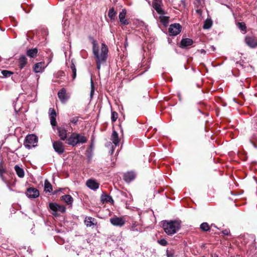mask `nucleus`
Listing matches in <instances>:
<instances>
[{
    "label": "nucleus",
    "instance_id": "nucleus-6",
    "mask_svg": "<svg viewBox=\"0 0 257 257\" xmlns=\"http://www.w3.org/2000/svg\"><path fill=\"white\" fill-rule=\"evenodd\" d=\"M163 5L162 0H153L152 2V7L160 15H165V12L162 8Z\"/></svg>",
    "mask_w": 257,
    "mask_h": 257
},
{
    "label": "nucleus",
    "instance_id": "nucleus-30",
    "mask_svg": "<svg viewBox=\"0 0 257 257\" xmlns=\"http://www.w3.org/2000/svg\"><path fill=\"white\" fill-rule=\"evenodd\" d=\"M212 25V22L210 19H207L205 21L203 25V29H208L211 28Z\"/></svg>",
    "mask_w": 257,
    "mask_h": 257
},
{
    "label": "nucleus",
    "instance_id": "nucleus-11",
    "mask_svg": "<svg viewBox=\"0 0 257 257\" xmlns=\"http://www.w3.org/2000/svg\"><path fill=\"white\" fill-rule=\"evenodd\" d=\"M126 15V10L125 9H123L121 12L119 13L118 15V18L119 20V22L121 25H127L130 24V22L128 20L125 19V16Z\"/></svg>",
    "mask_w": 257,
    "mask_h": 257
},
{
    "label": "nucleus",
    "instance_id": "nucleus-31",
    "mask_svg": "<svg viewBox=\"0 0 257 257\" xmlns=\"http://www.w3.org/2000/svg\"><path fill=\"white\" fill-rule=\"evenodd\" d=\"M70 68L72 71V78L74 79L76 77V68L73 63H72L70 65Z\"/></svg>",
    "mask_w": 257,
    "mask_h": 257
},
{
    "label": "nucleus",
    "instance_id": "nucleus-25",
    "mask_svg": "<svg viewBox=\"0 0 257 257\" xmlns=\"http://www.w3.org/2000/svg\"><path fill=\"white\" fill-rule=\"evenodd\" d=\"M15 170L17 175L20 178H23L25 175L24 170L20 168L19 166L16 165L15 166Z\"/></svg>",
    "mask_w": 257,
    "mask_h": 257
},
{
    "label": "nucleus",
    "instance_id": "nucleus-17",
    "mask_svg": "<svg viewBox=\"0 0 257 257\" xmlns=\"http://www.w3.org/2000/svg\"><path fill=\"white\" fill-rule=\"evenodd\" d=\"M123 177L125 181L129 183L135 178L136 174L133 172H128L124 174Z\"/></svg>",
    "mask_w": 257,
    "mask_h": 257
},
{
    "label": "nucleus",
    "instance_id": "nucleus-40",
    "mask_svg": "<svg viewBox=\"0 0 257 257\" xmlns=\"http://www.w3.org/2000/svg\"><path fill=\"white\" fill-rule=\"evenodd\" d=\"M167 257H175L174 253L171 251L167 250Z\"/></svg>",
    "mask_w": 257,
    "mask_h": 257
},
{
    "label": "nucleus",
    "instance_id": "nucleus-15",
    "mask_svg": "<svg viewBox=\"0 0 257 257\" xmlns=\"http://www.w3.org/2000/svg\"><path fill=\"white\" fill-rule=\"evenodd\" d=\"M49 113L51 124L53 126H56L57 122L56 120V113L55 110L53 108H50L49 110Z\"/></svg>",
    "mask_w": 257,
    "mask_h": 257
},
{
    "label": "nucleus",
    "instance_id": "nucleus-7",
    "mask_svg": "<svg viewBox=\"0 0 257 257\" xmlns=\"http://www.w3.org/2000/svg\"><path fill=\"white\" fill-rule=\"evenodd\" d=\"M182 27L179 24H174L170 26L169 28V33L171 36H176L179 34L181 31Z\"/></svg>",
    "mask_w": 257,
    "mask_h": 257
},
{
    "label": "nucleus",
    "instance_id": "nucleus-1",
    "mask_svg": "<svg viewBox=\"0 0 257 257\" xmlns=\"http://www.w3.org/2000/svg\"><path fill=\"white\" fill-rule=\"evenodd\" d=\"M92 52L94 56L97 69L100 70L101 65L105 63L107 58L108 48L107 46L104 44H101L100 51L99 49L98 45L95 40L92 41Z\"/></svg>",
    "mask_w": 257,
    "mask_h": 257
},
{
    "label": "nucleus",
    "instance_id": "nucleus-26",
    "mask_svg": "<svg viewBox=\"0 0 257 257\" xmlns=\"http://www.w3.org/2000/svg\"><path fill=\"white\" fill-rule=\"evenodd\" d=\"M116 13L114 11L113 8H111L109 10L108 13V17L110 18L111 21H114L115 19Z\"/></svg>",
    "mask_w": 257,
    "mask_h": 257
},
{
    "label": "nucleus",
    "instance_id": "nucleus-34",
    "mask_svg": "<svg viewBox=\"0 0 257 257\" xmlns=\"http://www.w3.org/2000/svg\"><path fill=\"white\" fill-rule=\"evenodd\" d=\"M237 26L242 31H244V32H246V26L244 23H238Z\"/></svg>",
    "mask_w": 257,
    "mask_h": 257
},
{
    "label": "nucleus",
    "instance_id": "nucleus-10",
    "mask_svg": "<svg viewBox=\"0 0 257 257\" xmlns=\"http://www.w3.org/2000/svg\"><path fill=\"white\" fill-rule=\"evenodd\" d=\"M39 191L35 188L30 187L27 189L26 195L30 198H36L39 196Z\"/></svg>",
    "mask_w": 257,
    "mask_h": 257
},
{
    "label": "nucleus",
    "instance_id": "nucleus-38",
    "mask_svg": "<svg viewBox=\"0 0 257 257\" xmlns=\"http://www.w3.org/2000/svg\"><path fill=\"white\" fill-rule=\"evenodd\" d=\"M91 92H90V95L92 96L94 90V84H93V82L92 79H91Z\"/></svg>",
    "mask_w": 257,
    "mask_h": 257
},
{
    "label": "nucleus",
    "instance_id": "nucleus-32",
    "mask_svg": "<svg viewBox=\"0 0 257 257\" xmlns=\"http://www.w3.org/2000/svg\"><path fill=\"white\" fill-rule=\"evenodd\" d=\"M200 228L203 231H208L210 227L208 224L206 222H203L200 225Z\"/></svg>",
    "mask_w": 257,
    "mask_h": 257
},
{
    "label": "nucleus",
    "instance_id": "nucleus-29",
    "mask_svg": "<svg viewBox=\"0 0 257 257\" xmlns=\"http://www.w3.org/2000/svg\"><path fill=\"white\" fill-rule=\"evenodd\" d=\"M160 22L164 25H166L169 23V17L164 16V15H160L159 17Z\"/></svg>",
    "mask_w": 257,
    "mask_h": 257
},
{
    "label": "nucleus",
    "instance_id": "nucleus-43",
    "mask_svg": "<svg viewBox=\"0 0 257 257\" xmlns=\"http://www.w3.org/2000/svg\"><path fill=\"white\" fill-rule=\"evenodd\" d=\"M196 13H197L198 14H199V15H201L202 12V10H201V9H197V10H196Z\"/></svg>",
    "mask_w": 257,
    "mask_h": 257
},
{
    "label": "nucleus",
    "instance_id": "nucleus-45",
    "mask_svg": "<svg viewBox=\"0 0 257 257\" xmlns=\"http://www.w3.org/2000/svg\"><path fill=\"white\" fill-rule=\"evenodd\" d=\"M181 2H182V3L184 5L185 4V2H184V1L182 0V1H181Z\"/></svg>",
    "mask_w": 257,
    "mask_h": 257
},
{
    "label": "nucleus",
    "instance_id": "nucleus-28",
    "mask_svg": "<svg viewBox=\"0 0 257 257\" xmlns=\"http://www.w3.org/2000/svg\"><path fill=\"white\" fill-rule=\"evenodd\" d=\"M94 219L91 217H87L85 218V223L86 225L88 227H90L92 225H94L93 223Z\"/></svg>",
    "mask_w": 257,
    "mask_h": 257
},
{
    "label": "nucleus",
    "instance_id": "nucleus-14",
    "mask_svg": "<svg viewBox=\"0 0 257 257\" xmlns=\"http://www.w3.org/2000/svg\"><path fill=\"white\" fill-rule=\"evenodd\" d=\"M58 96L61 101L63 103L65 102L68 99L67 95L66 89L64 88H61L58 93Z\"/></svg>",
    "mask_w": 257,
    "mask_h": 257
},
{
    "label": "nucleus",
    "instance_id": "nucleus-37",
    "mask_svg": "<svg viewBox=\"0 0 257 257\" xmlns=\"http://www.w3.org/2000/svg\"><path fill=\"white\" fill-rule=\"evenodd\" d=\"M158 242L159 244L163 246H165L167 244V241L164 238L158 240Z\"/></svg>",
    "mask_w": 257,
    "mask_h": 257
},
{
    "label": "nucleus",
    "instance_id": "nucleus-42",
    "mask_svg": "<svg viewBox=\"0 0 257 257\" xmlns=\"http://www.w3.org/2000/svg\"><path fill=\"white\" fill-rule=\"evenodd\" d=\"M71 122L73 123H76L78 121V118H76V117H74V118H72V119H71Z\"/></svg>",
    "mask_w": 257,
    "mask_h": 257
},
{
    "label": "nucleus",
    "instance_id": "nucleus-39",
    "mask_svg": "<svg viewBox=\"0 0 257 257\" xmlns=\"http://www.w3.org/2000/svg\"><path fill=\"white\" fill-rule=\"evenodd\" d=\"M2 73L5 76H10L11 74H12V73H11V72H10L9 71H7V70L3 71Z\"/></svg>",
    "mask_w": 257,
    "mask_h": 257
},
{
    "label": "nucleus",
    "instance_id": "nucleus-8",
    "mask_svg": "<svg viewBox=\"0 0 257 257\" xmlns=\"http://www.w3.org/2000/svg\"><path fill=\"white\" fill-rule=\"evenodd\" d=\"M245 42L247 45L251 48L257 47V38L254 36H246Z\"/></svg>",
    "mask_w": 257,
    "mask_h": 257
},
{
    "label": "nucleus",
    "instance_id": "nucleus-35",
    "mask_svg": "<svg viewBox=\"0 0 257 257\" xmlns=\"http://www.w3.org/2000/svg\"><path fill=\"white\" fill-rule=\"evenodd\" d=\"M117 113L115 111H113L111 112V119L112 122H114L116 120L117 118Z\"/></svg>",
    "mask_w": 257,
    "mask_h": 257
},
{
    "label": "nucleus",
    "instance_id": "nucleus-41",
    "mask_svg": "<svg viewBox=\"0 0 257 257\" xmlns=\"http://www.w3.org/2000/svg\"><path fill=\"white\" fill-rule=\"evenodd\" d=\"M229 230L228 229H225L222 231V233L224 235H228L229 234Z\"/></svg>",
    "mask_w": 257,
    "mask_h": 257
},
{
    "label": "nucleus",
    "instance_id": "nucleus-13",
    "mask_svg": "<svg viewBox=\"0 0 257 257\" xmlns=\"http://www.w3.org/2000/svg\"><path fill=\"white\" fill-rule=\"evenodd\" d=\"M47 66L44 62H40L35 64L33 70L35 73H42Z\"/></svg>",
    "mask_w": 257,
    "mask_h": 257
},
{
    "label": "nucleus",
    "instance_id": "nucleus-2",
    "mask_svg": "<svg viewBox=\"0 0 257 257\" xmlns=\"http://www.w3.org/2000/svg\"><path fill=\"white\" fill-rule=\"evenodd\" d=\"M163 228L168 235H172L180 228V224L177 221H164Z\"/></svg>",
    "mask_w": 257,
    "mask_h": 257
},
{
    "label": "nucleus",
    "instance_id": "nucleus-5",
    "mask_svg": "<svg viewBox=\"0 0 257 257\" xmlns=\"http://www.w3.org/2000/svg\"><path fill=\"white\" fill-rule=\"evenodd\" d=\"M49 205L50 208L53 211V214L55 216L57 215V212L61 213L65 212L66 208L63 205H60L55 203H50Z\"/></svg>",
    "mask_w": 257,
    "mask_h": 257
},
{
    "label": "nucleus",
    "instance_id": "nucleus-23",
    "mask_svg": "<svg viewBox=\"0 0 257 257\" xmlns=\"http://www.w3.org/2000/svg\"><path fill=\"white\" fill-rule=\"evenodd\" d=\"M38 53V50L36 48L29 49L27 50L26 54L30 58H35Z\"/></svg>",
    "mask_w": 257,
    "mask_h": 257
},
{
    "label": "nucleus",
    "instance_id": "nucleus-3",
    "mask_svg": "<svg viewBox=\"0 0 257 257\" xmlns=\"http://www.w3.org/2000/svg\"><path fill=\"white\" fill-rule=\"evenodd\" d=\"M87 140V138L84 135L81 134L73 133L66 140V143L74 147L77 144L85 143Z\"/></svg>",
    "mask_w": 257,
    "mask_h": 257
},
{
    "label": "nucleus",
    "instance_id": "nucleus-16",
    "mask_svg": "<svg viewBox=\"0 0 257 257\" xmlns=\"http://www.w3.org/2000/svg\"><path fill=\"white\" fill-rule=\"evenodd\" d=\"M87 186L91 190H95L99 187V184L93 179H89L86 183Z\"/></svg>",
    "mask_w": 257,
    "mask_h": 257
},
{
    "label": "nucleus",
    "instance_id": "nucleus-19",
    "mask_svg": "<svg viewBox=\"0 0 257 257\" xmlns=\"http://www.w3.org/2000/svg\"><path fill=\"white\" fill-rule=\"evenodd\" d=\"M193 40L191 39H183L181 41V47L182 48H184L187 46H191L193 44Z\"/></svg>",
    "mask_w": 257,
    "mask_h": 257
},
{
    "label": "nucleus",
    "instance_id": "nucleus-24",
    "mask_svg": "<svg viewBox=\"0 0 257 257\" xmlns=\"http://www.w3.org/2000/svg\"><path fill=\"white\" fill-rule=\"evenodd\" d=\"M61 199L68 204H71L73 201V198L69 195H65L61 197Z\"/></svg>",
    "mask_w": 257,
    "mask_h": 257
},
{
    "label": "nucleus",
    "instance_id": "nucleus-18",
    "mask_svg": "<svg viewBox=\"0 0 257 257\" xmlns=\"http://www.w3.org/2000/svg\"><path fill=\"white\" fill-rule=\"evenodd\" d=\"M111 140L115 146H118L119 144V139L118 136V134L115 131L112 132L111 136Z\"/></svg>",
    "mask_w": 257,
    "mask_h": 257
},
{
    "label": "nucleus",
    "instance_id": "nucleus-21",
    "mask_svg": "<svg viewBox=\"0 0 257 257\" xmlns=\"http://www.w3.org/2000/svg\"><path fill=\"white\" fill-rule=\"evenodd\" d=\"M27 63V59L26 56H21L19 60V66L21 69H23Z\"/></svg>",
    "mask_w": 257,
    "mask_h": 257
},
{
    "label": "nucleus",
    "instance_id": "nucleus-33",
    "mask_svg": "<svg viewBox=\"0 0 257 257\" xmlns=\"http://www.w3.org/2000/svg\"><path fill=\"white\" fill-rule=\"evenodd\" d=\"M137 226H138V224L136 223V222H134L133 223L132 226H131V230L133 231H140V232H141L142 230L141 229H139L138 228H137Z\"/></svg>",
    "mask_w": 257,
    "mask_h": 257
},
{
    "label": "nucleus",
    "instance_id": "nucleus-4",
    "mask_svg": "<svg viewBox=\"0 0 257 257\" xmlns=\"http://www.w3.org/2000/svg\"><path fill=\"white\" fill-rule=\"evenodd\" d=\"M38 142L37 137L33 134L29 135L26 136L25 140L24 146L29 149L37 146Z\"/></svg>",
    "mask_w": 257,
    "mask_h": 257
},
{
    "label": "nucleus",
    "instance_id": "nucleus-9",
    "mask_svg": "<svg viewBox=\"0 0 257 257\" xmlns=\"http://www.w3.org/2000/svg\"><path fill=\"white\" fill-rule=\"evenodd\" d=\"M110 222L114 226H122L125 220L123 217H114L110 219Z\"/></svg>",
    "mask_w": 257,
    "mask_h": 257
},
{
    "label": "nucleus",
    "instance_id": "nucleus-20",
    "mask_svg": "<svg viewBox=\"0 0 257 257\" xmlns=\"http://www.w3.org/2000/svg\"><path fill=\"white\" fill-rule=\"evenodd\" d=\"M101 201L103 202H109L111 203H113V200L111 196L108 194H103L101 196Z\"/></svg>",
    "mask_w": 257,
    "mask_h": 257
},
{
    "label": "nucleus",
    "instance_id": "nucleus-12",
    "mask_svg": "<svg viewBox=\"0 0 257 257\" xmlns=\"http://www.w3.org/2000/svg\"><path fill=\"white\" fill-rule=\"evenodd\" d=\"M53 147L55 152L59 154H62L64 151L63 145L62 143L60 141L54 142Z\"/></svg>",
    "mask_w": 257,
    "mask_h": 257
},
{
    "label": "nucleus",
    "instance_id": "nucleus-27",
    "mask_svg": "<svg viewBox=\"0 0 257 257\" xmlns=\"http://www.w3.org/2000/svg\"><path fill=\"white\" fill-rule=\"evenodd\" d=\"M44 189L46 192H51L52 191V186L47 180L45 181Z\"/></svg>",
    "mask_w": 257,
    "mask_h": 257
},
{
    "label": "nucleus",
    "instance_id": "nucleus-36",
    "mask_svg": "<svg viewBox=\"0 0 257 257\" xmlns=\"http://www.w3.org/2000/svg\"><path fill=\"white\" fill-rule=\"evenodd\" d=\"M5 172V170L2 164H0V176L3 179V173Z\"/></svg>",
    "mask_w": 257,
    "mask_h": 257
},
{
    "label": "nucleus",
    "instance_id": "nucleus-22",
    "mask_svg": "<svg viewBox=\"0 0 257 257\" xmlns=\"http://www.w3.org/2000/svg\"><path fill=\"white\" fill-rule=\"evenodd\" d=\"M59 136L61 140L64 141L67 138V131L64 128L59 127L58 128Z\"/></svg>",
    "mask_w": 257,
    "mask_h": 257
},
{
    "label": "nucleus",
    "instance_id": "nucleus-44",
    "mask_svg": "<svg viewBox=\"0 0 257 257\" xmlns=\"http://www.w3.org/2000/svg\"><path fill=\"white\" fill-rule=\"evenodd\" d=\"M201 53H205V51L204 50L202 49L201 50Z\"/></svg>",
    "mask_w": 257,
    "mask_h": 257
}]
</instances>
